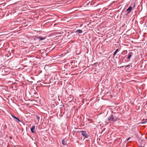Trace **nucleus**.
I'll use <instances>...</instances> for the list:
<instances>
[{"instance_id": "nucleus-1", "label": "nucleus", "mask_w": 147, "mask_h": 147, "mask_svg": "<svg viewBox=\"0 0 147 147\" xmlns=\"http://www.w3.org/2000/svg\"><path fill=\"white\" fill-rule=\"evenodd\" d=\"M107 120L109 121H116V119L115 118V116L112 115H111L108 118Z\"/></svg>"}, {"instance_id": "nucleus-2", "label": "nucleus", "mask_w": 147, "mask_h": 147, "mask_svg": "<svg viewBox=\"0 0 147 147\" xmlns=\"http://www.w3.org/2000/svg\"><path fill=\"white\" fill-rule=\"evenodd\" d=\"M80 132L82 134V135L85 138H87L88 137V135L87 134L86 131L81 130L80 131Z\"/></svg>"}, {"instance_id": "nucleus-3", "label": "nucleus", "mask_w": 147, "mask_h": 147, "mask_svg": "<svg viewBox=\"0 0 147 147\" xmlns=\"http://www.w3.org/2000/svg\"><path fill=\"white\" fill-rule=\"evenodd\" d=\"M133 53L132 52H129L128 54V56L127 59L128 60H130L131 56L133 55Z\"/></svg>"}, {"instance_id": "nucleus-4", "label": "nucleus", "mask_w": 147, "mask_h": 147, "mask_svg": "<svg viewBox=\"0 0 147 147\" xmlns=\"http://www.w3.org/2000/svg\"><path fill=\"white\" fill-rule=\"evenodd\" d=\"M46 38V37H41V36H38V39H39L40 41L45 40Z\"/></svg>"}, {"instance_id": "nucleus-5", "label": "nucleus", "mask_w": 147, "mask_h": 147, "mask_svg": "<svg viewBox=\"0 0 147 147\" xmlns=\"http://www.w3.org/2000/svg\"><path fill=\"white\" fill-rule=\"evenodd\" d=\"M132 9V7L131 6H129L127 9V11L128 12L127 14L129 13L131 11Z\"/></svg>"}, {"instance_id": "nucleus-6", "label": "nucleus", "mask_w": 147, "mask_h": 147, "mask_svg": "<svg viewBox=\"0 0 147 147\" xmlns=\"http://www.w3.org/2000/svg\"><path fill=\"white\" fill-rule=\"evenodd\" d=\"M35 128V126L34 125L32 126L31 127V128H30L31 131L32 133H34V130Z\"/></svg>"}, {"instance_id": "nucleus-7", "label": "nucleus", "mask_w": 147, "mask_h": 147, "mask_svg": "<svg viewBox=\"0 0 147 147\" xmlns=\"http://www.w3.org/2000/svg\"><path fill=\"white\" fill-rule=\"evenodd\" d=\"M62 144L64 145H67V142L64 139L62 140Z\"/></svg>"}, {"instance_id": "nucleus-8", "label": "nucleus", "mask_w": 147, "mask_h": 147, "mask_svg": "<svg viewBox=\"0 0 147 147\" xmlns=\"http://www.w3.org/2000/svg\"><path fill=\"white\" fill-rule=\"evenodd\" d=\"M12 116L14 118H15V119H16L18 121V122H21V121H20V120L17 117H16L15 116H13L12 115Z\"/></svg>"}, {"instance_id": "nucleus-9", "label": "nucleus", "mask_w": 147, "mask_h": 147, "mask_svg": "<svg viewBox=\"0 0 147 147\" xmlns=\"http://www.w3.org/2000/svg\"><path fill=\"white\" fill-rule=\"evenodd\" d=\"M76 32H78L80 34H81L83 32V31L81 30L78 29L76 31Z\"/></svg>"}, {"instance_id": "nucleus-10", "label": "nucleus", "mask_w": 147, "mask_h": 147, "mask_svg": "<svg viewBox=\"0 0 147 147\" xmlns=\"http://www.w3.org/2000/svg\"><path fill=\"white\" fill-rule=\"evenodd\" d=\"M119 51V50L118 49H117L116 50V51L114 52V54H113V56H114L115 55H116V53H117V52Z\"/></svg>"}, {"instance_id": "nucleus-11", "label": "nucleus", "mask_w": 147, "mask_h": 147, "mask_svg": "<svg viewBox=\"0 0 147 147\" xmlns=\"http://www.w3.org/2000/svg\"><path fill=\"white\" fill-rule=\"evenodd\" d=\"M147 122L146 121H144L142 122H141V124H145Z\"/></svg>"}, {"instance_id": "nucleus-12", "label": "nucleus", "mask_w": 147, "mask_h": 147, "mask_svg": "<svg viewBox=\"0 0 147 147\" xmlns=\"http://www.w3.org/2000/svg\"><path fill=\"white\" fill-rule=\"evenodd\" d=\"M36 118L37 119H38V120L39 121L40 119V117H39L38 116H36Z\"/></svg>"}, {"instance_id": "nucleus-13", "label": "nucleus", "mask_w": 147, "mask_h": 147, "mask_svg": "<svg viewBox=\"0 0 147 147\" xmlns=\"http://www.w3.org/2000/svg\"><path fill=\"white\" fill-rule=\"evenodd\" d=\"M130 137H129L127 139V141H128L130 139Z\"/></svg>"}, {"instance_id": "nucleus-14", "label": "nucleus", "mask_w": 147, "mask_h": 147, "mask_svg": "<svg viewBox=\"0 0 147 147\" xmlns=\"http://www.w3.org/2000/svg\"><path fill=\"white\" fill-rule=\"evenodd\" d=\"M130 66V65H127V66H126V67H129Z\"/></svg>"}, {"instance_id": "nucleus-15", "label": "nucleus", "mask_w": 147, "mask_h": 147, "mask_svg": "<svg viewBox=\"0 0 147 147\" xmlns=\"http://www.w3.org/2000/svg\"><path fill=\"white\" fill-rule=\"evenodd\" d=\"M134 7L135 6V3H134Z\"/></svg>"}, {"instance_id": "nucleus-16", "label": "nucleus", "mask_w": 147, "mask_h": 147, "mask_svg": "<svg viewBox=\"0 0 147 147\" xmlns=\"http://www.w3.org/2000/svg\"><path fill=\"white\" fill-rule=\"evenodd\" d=\"M9 139H12V138L10 136L9 138Z\"/></svg>"}, {"instance_id": "nucleus-17", "label": "nucleus", "mask_w": 147, "mask_h": 147, "mask_svg": "<svg viewBox=\"0 0 147 147\" xmlns=\"http://www.w3.org/2000/svg\"><path fill=\"white\" fill-rule=\"evenodd\" d=\"M146 139H147V138H146Z\"/></svg>"}]
</instances>
